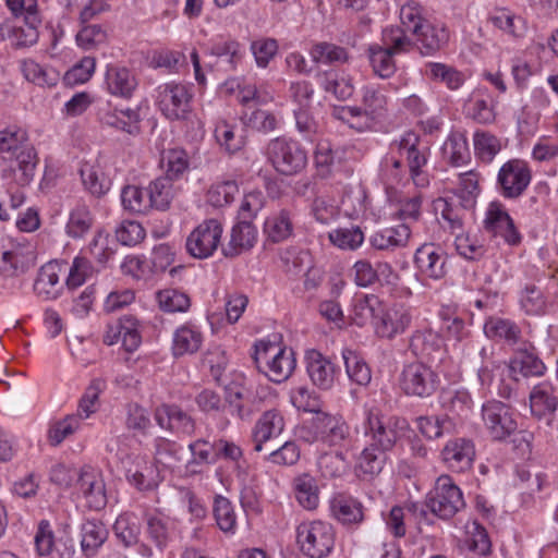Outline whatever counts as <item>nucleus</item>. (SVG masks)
<instances>
[{
    "label": "nucleus",
    "mask_w": 558,
    "mask_h": 558,
    "mask_svg": "<svg viewBox=\"0 0 558 558\" xmlns=\"http://www.w3.org/2000/svg\"><path fill=\"white\" fill-rule=\"evenodd\" d=\"M482 420L490 438L496 441H504L514 435L513 442L518 448L526 450L531 448L532 434L518 432L514 409L498 400H490L482 407Z\"/></svg>",
    "instance_id": "obj_1"
},
{
    "label": "nucleus",
    "mask_w": 558,
    "mask_h": 558,
    "mask_svg": "<svg viewBox=\"0 0 558 558\" xmlns=\"http://www.w3.org/2000/svg\"><path fill=\"white\" fill-rule=\"evenodd\" d=\"M0 154H11L16 163L20 185H27L35 175L38 156L35 147L28 142L26 131L10 126L0 131Z\"/></svg>",
    "instance_id": "obj_2"
},
{
    "label": "nucleus",
    "mask_w": 558,
    "mask_h": 558,
    "mask_svg": "<svg viewBox=\"0 0 558 558\" xmlns=\"http://www.w3.org/2000/svg\"><path fill=\"white\" fill-rule=\"evenodd\" d=\"M253 360L258 372L269 380L280 384L287 380L295 368L294 352L278 344L260 340L254 345Z\"/></svg>",
    "instance_id": "obj_3"
},
{
    "label": "nucleus",
    "mask_w": 558,
    "mask_h": 558,
    "mask_svg": "<svg viewBox=\"0 0 558 558\" xmlns=\"http://www.w3.org/2000/svg\"><path fill=\"white\" fill-rule=\"evenodd\" d=\"M332 525L324 521L303 522L296 529V542L301 551L310 558H325L335 546Z\"/></svg>",
    "instance_id": "obj_4"
},
{
    "label": "nucleus",
    "mask_w": 558,
    "mask_h": 558,
    "mask_svg": "<svg viewBox=\"0 0 558 558\" xmlns=\"http://www.w3.org/2000/svg\"><path fill=\"white\" fill-rule=\"evenodd\" d=\"M266 154L274 168L284 175L298 174L307 165V153L301 144L284 137L271 140L267 145Z\"/></svg>",
    "instance_id": "obj_5"
},
{
    "label": "nucleus",
    "mask_w": 558,
    "mask_h": 558,
    "mask_svg": "<svg viewBox=\"0 0 558 558\" xmlns=\"http://www.w3.org/2000/svg\"><path fill=\"white\" fill-rule=\"evenodd\" d=\"M464 506L462 492L449 475H441L437 478L434 489L425 500V507L445 520L452 518Z\"/></svg>",
    "instance_id": "obj_6"
},
{
    "label": "nucleus",
    "mask_w": 558,
    "mask_h": 558,
    "mask_svg": "<svg viewBox=\"0 0 558 558\" xmlns=\"http://www.w3.org/2000/svg\"><path fill=\"white\" fill-rule=\"evenodd\" d=\"M399 385L407 396L428 398L437 389L438 376L426 364L413 362L404 365L399 377Z\"/></svg>",
    "instance_id": "obj_7"
},
{
    "label": "nucleus",
    "mask_w": 558,
    "mask_h": 558,
    "mask_svg": "<svg viewBox=\"0 0 558 558\" xmlns=\"http://www.w3.org/2000/svg\"><path fill=\"white\" fill-rule=\"evenodd\" d=\"M531 180L527 163L521 159H511L500 167L496 189L504 198L517 199L525 192Z\"/></svg>",
    "instance_id": "obj_8"
},
{
    "label": "nucleus",
    "mask_w": 558,
    "mask_h": 558,
    "mask_svg": "<svg viewBox=\"0 0 558 558\" xmlns=\"http://www.w3.org/2000/svg\"><path fill=\"white\" fill-rule=\"evenodd\" d=\"M223 229L217 219H207L199 223L186 239V251L195 258L210 257L218 248Z\"/></svg>",
    "instance_id": "obj_9"
},
{
    "label": "nucleus",
    "mask_w": 558,
    "mask_h": 558,
    "mask_svg": "<svg viewBox=\"0 0 558 558\" xmlns=\"http://www.w3.org/2000/svg\"><path fill=\"white\" fill-rule=\"evenodd\" d=\"M192 94L179 83H167L158 87L157 104L162 114L169 120H181L191 110Z\"/></svg>",
    "instance_id": "obj_10"
},
{
    "label": "nucleus",
    "mask_w": 558,
    "mask_h": 558,
    "mask_svg": "<svg viewBox=\"0 0 558 558\" xmlns=\"http://www.w3.org/2000/svg\"><path fill=\"white\" fill-rule=\"evenodd\" d=\"M35 253L29 244L0 242V271L7 277H17L35 266Z\"/></svg>",
    "instance_id": "obj_11"
},
{
    "label": "nucleus",
    "mask_w": 558,
    "mask_h": 558,
    "mask_svg": "<svg viewBox=\"0 0 558 558\" xmlns=\"http://www.w3.org/2000/svg\"><path fill=\"white\" fill-rule=\"evenodd\" d=\"M129 483L138 490H153L158 486L159 473L157 466L145 456L128 454L122 461Z\"/></svg>",
    "instance_id": "obj_12"
},
{
    "label": "nucleus",
    "mask_w": 558,
    "mask_h": 558,
    "mask_svg": "<svg viewBox=\"0 0 558 558\" xmlns=\"http://www.w3.org/2000/svg\"><path fill=\"white\" fill-rule=\"evenodd\" d=\"M530 409L534 417L558 430V398L549 385H536L530 392Z\"/></svg>",
    "instance_id": "obj_13"
},
{
    "label": "nucleus",
    "mask_w": 558,
    "mask_h": 558,
    "mask_svg": "<svg viewBox=\"0 0 558 558\" xmlns=\"http://www.w3.org/2000/svg\"><path fill=\"white\" fill-rule=\"evenodd\" d=\"M76 487L89 509L99 511L106 507L108 502L106 485L100 472L90 466H84L80 470Z\"/></svg>",
    "instance_id": "obj_14"
},
{
    "label": "nucleus",
    "mask_w": 558,
    "mask_h": 558,
    "mask_svg": "<svg viewBox=\"0 0 558 558\" xmlns=\"http://www.w3.org/2000/svg\"><path fill=\"white\" fill-rule=\"evenodd\" d=\"M35 545L40 556L52 558H73L75 545L68 535L56 538L48 521H41L35 535Z\"/></svg>",
    "instance_id": "obj_15"
},
{
    "label": "nucleus",
    "mask_w": 558,
    "mask_h": 558,
    "mask_svg": "<svg viewBox=\"0 0 558 558\" xmlns=\"http://www.w3.org/2000/svg\"><path fill=\"white\" fill-rule=\"evenodd\" d=\"M484 228L493 236H501L509 245H518L521 242V234L500 203L493 202L489 204Z\"/></svg>",
    "instance_id": "obj_16"
},
{
    "label": "nucleus",
    "mask_w": 558,
    "mask_h": 558,
    "mask_svg": "<svg viewBox=\"0 0 558 558\" xmlns=\"http://www.w3.org/2000/svg\"><path fill=\"white\" fill-rule=\"evenodd\" d=\"M411 318L410 311L402 304H393L387 308L380 305L374 328L379 337L391 339L405 331Z\"/></svg>",
    "instance_id": "obj_17"
},
{
    "label": "nucleus",
    "mask_w": 558,
    "mask_h": 558,
    "mask_svg": "<svg viewBox=\"0 0 558 558\" xmlns=\"http://www.w3.org/2000/svg\"><path fill=\"white\" fill-rule=\"evenodd\" d=\"M509 371L518 380V375L525 378L543 376L546 366L538 357L535 347L531 342L522 341L509 361Z\"/></svg>",
    "instance_id": "obj_18"
},
{
    "label": "nucleus",
    "mask_w": 558,
    "mask_h": 558,
    "mask_svg": "<svg viewBox=\"0 0 558 558\" xmlns=\"http://www.w3.org/2000/svg\"><path fill=\"white\" fill-rule=\"evenodd\" d=\"M40 23L38 15H25L22 20L7 19L5 40H9L14 49L31 47L38 41Z\"/></svg>",
    "instance_id": "obj_19"
},
{
    "label": "nucleus",
    "mask_w": 558,
    "mask_h": 558,
    "mask_svg": "<svg viewBox=\"0 0 558 558\" xmlns=\"http://www.w3.org/2000/svg\"><path fill=\"white\" fill-rule=\"evenodd\" d=\"M154 417L161 428L186 436H192L196 429L194 418L177 404L163 403L157 407Z\"/></svg>",
    "instance_id": "obj_20"
},
{
    "label": "nucleus",
    "mask_w": 558,
    "mask_h": 558,
    "mask_svg": "<svg viewBox=\"0 0 558 558\" xmlns=\"http://www.w3.org/2000/svg\"><path fill=\"white\" fill-rule=\"evenodd\" d=\"M414 263L420 271L430 279L439 280L447 274V255L433 243H425L416 250Z\"/></svg>",
    "instance_id": "obj_21"
},
{
    "label": "nucleus",
    "mask_w": 558,
    "mask_h": 558,
    "mask_svg": "<svg viewBox=\"0 0 558 558\" xmlns=\"http://www.w3.org/2000/svg\"><path fill=\"white\" fill-rule=\"evenodd\" d=\"M442 461L456 472H464L472 466L475 449L471 440L456 438L446 444L441 451Z\"/></svg>",
    "instance_id": "obj_22"
},
{
    "label": "nucleus",
    "mask_w": 558,
    "mask_h": 558,
    "mask_svg": "<svg viewBox=\"0 0 558 558\" xmlns=\"http://www.w3.org/2000/svg\"><path fill=\"white\" fill-rule=\"evenodd\" d=\"M305 361L306 371L312 383L319 389H330L336 377V366L333 363L317 350L307 351Z\"/></svg>",
    "instance_id": "obj_23"
},
{
    "label": "nucleus",
    "mask_w": 558,
    "mask_h": 558,
    "mask_svg": "<svg viewBox=\"0 0 558 558\" xmlns=\"http://www.w3.org/2000/svg\"><path fill=\"white\" fill-rule=\"evenodd\" d=\"M283 428L284 420L280 412L277 410L264 412L253 428L252 441L254 451H263L264 445L268 440L278 437L283 432Z\"/></svg>",
    "instance_id": "obj_24"
},
{
    "label": "nucleus",
    "mask_w": 558,
    "mask_h": 558,
    "mask_svg": "<svg viewBox=\"0 0 558 558\" xmlns=\"http://www.w3.org/2000/svg\"><path fill=\"white\" fill-rule=\"evenodd\" d=\"M61 268L58 263L41 266L34 282V292L44 300H57L63 292L64 284L60 281Z\"/></svg>",
    "instance_id": "obj_25"
},
{
    "label": "nucleus",
    "mask_w": 558,
    "mask_h": 558,
    "mask_svg": "<svg viewBox=\"0 0 558 558\" xmlns=\"http://www.w3.org/2000/svg\"><path fill=\"white\" fill-rule=\"evenodd\" d=\"M365 435L371 437L372 442L369 445L385 452L391 450L398 440L393 432L387 426L384 417L378 411L374 410L367 412Z\"/></svg>",
    "instance_id": "obj_26"
},
{
    "label": "nucleus",
    "mask_w": 558,
    "mask_h": 558,
    "mask_svg": "<svg viewBox=\"0 0 558 558\" xmlns=\"http://www.w3.org/2000/svg\"><path fill=\"white\" fill-rule=\"evenodd\" d=\"M313 426L322 439L330 445H338L349 436V426L342 417L327 412L314 416Z\"/></svg>",
    "instance_id": "obj_27"
},
{
    "label": "nucleus",
    "mask_w": 558,
    "mask_h": 558,
    "mask_svg": "<svg viewBox=\"0 0 558 558\" xmlns=\"http://www.w3.org/2000/svg\"><path fill=\"white\" fill-rule=\"evenodd\" d=\"M411 230L408 225L400 223L396 227H388L374 232L368 242L378 251H395L404 247L410 239Z\"/></svg>",
    "instance_id": "obj_28"
},
{
    "label": "nucleus",
    "mask_w": 558,
    "mask_h": 558,
    "mask_svg": "<svg viewBox=\"0 0 558 558\" xmlns=\"http://www.w3.org/2000/svg\"><path fill=\"white\" fill-rule=\"evenodd\" d=\"M256 238L257 232L251 221H239L231 230L228 244L222 246V253L230 258L239 256L254 246Z\"/></svg>",
    "instance_id": "obj_29"
},
{
    "label": "nucleus",
    "mask_w": 558,
    "mask_h": 558,
    "mask_svg": "<svg viewBox=\"0 0 558 558\" xmlns=\"http://www.w3.org/2000/svg\"><path fill=\"white\" fill-rule=\"evenodd\" d=\"M109 535L106 525L99 520H86L81 526V549L85 557L97 555Z\"/></svg>",
    "instance_id": "obj_30"
},
{
    "label": "nucleus",
    "mask_w": 558,
    "mask_h": 558,
    "mask_svg": "<svg viewBox=\"0 0 558 558\" xmlns=\"http://www.w3.org/2000/svg\"><path fill=\"white\" fill-rule=\"evenodd\" d=\"M106 84L110 94L131 98L136 89L137 81L129 69L110 65L106 73Z\"/></svg>",
    "instance_id": "obj_31"
},
{
    "label": "nucleus",
    "mask_w": 558,
    "mask_h": 558,
    "mask_svg": "<svg viewBox=\"0 0 558 558\" xmlns=\"http://www.w3.org/2000/svg\"><path fill=\"white\" fill-rule=\"evenodd\" d=\"M226 401L241 420L247 418L255 410H258L262 402L256 393L238 386L226 388Z\"/></svg>",
    "instance_id": "obj_32"
},
{
    "label": "nucleus",
    "mask_w": 558,
    "mask_h": 558,
    "mask_svg": "<svg viewBox=\"0 0 558 558\" xmlns=\"http://www.w3.org/2000/svg\"><path fill=\"white\" fill-rule=\"evenodd\" d=\"M335 518L343 525L360 524L364 520L363 505L352 498L339 496L331 501Z\"/></svg>",
    "instance_id": "obj_33"
},
{
    "label": "nucleus",
    "mask_w": 558,
    "mask_h": 558,
    "mask_svg": "<svg viewBox=\"0 0 558 558\" xmlns=\"http://www.w3.org/2000/svg\"><path fill=\"white\" fill-rule=\"evenodd\" d=\"M485 335L492 339H502L509 345H520L521 329L519 326L508 319L489 318L484 325Z\"/></svg>",
    "instance_id": "obj_34"
},
{
    "label": "nucleus",
    "mask_w": 558,
    "mask_h": 558,
    "mask_svg": "<svg viewBox=\"0 0 558 558\" xmlns=\"http://www.w3.org/2000/svg\"><path fill=\"white\" fill-rule=\"evenodd\" d=\"M210 54L221 61L226 71H234L242 62L245 50L239 41L229 39L214 44L210 47Z\"/></svg>",
    "instance_id": "obj_35"
},
{
    "label": "nucleus",
    "mask_w": 558,
    "mask_h": 558,
    "mask_svg": "<svg viewBox=\"0 0 558 558\" xmlns=\"http://www.w3.org/2000/svg\"><path fill=\"white\" fill-rule=\"evenodd\" d=\"M203 343L201 331L191 327L182 326L173 335L172 352L175 357L185 354H194Z\"/></svg>",
    "instance_id": "obj_36"
},
{
    "label": "nucleus",
    "mask_w": 558,
    "mask_h": 558,
    "mask_svg": "<svg viewBox=\"0 0 558 558\" xmlns=\"http://www.w3.org/2000/svg\"><path fill=\"white\" fill-rule=\"evenodd\" d=\"M147 194L150 209L167 210L175 195L173 182L170 178L159 177L148 185Z\"/></svg>",
    "instance_id": "obj_37"
},
{
    "label": "nucleus",
    "mask_w": 558,
    "mask_h": 558,
    "mask_svg": "<svg viewBox=\"0 0 558 558\" xmlns=\"http://www.w3.org/2000/svg\"><path fill=\"white\" fill-rule=\"evenodd\" d=\"M413 35L416 36L423 54L434 53L439 50L441 45L447 40L445 29H436L428 21L424 25H416V27L413 28Z\"/></svg>",
    "instance_id": "obj_38"
},
{
    "label": "nucleus",
    "mask_w": 558,
    "mask_h": 558,
    "mask_svg": "<svg viewBox=\"0 0 558 558\" xmlns=\"http://www.w3.org/2000/svg\"><path fill=\"white\" fill-rule=\"evenodd\" d=\"M294 494L299 504L307 510H313L319 501L316 481L310 474H302L294 478Z\"/></svg>",
    "instance_id": "obj_39"
},
{
    "label": "nucleus",
    "mask_w": 558,
    "mask_h": 558,
    "mask_svg": "<svg viewBox=\"0 0 558 558\" xmlns=\"http://www.w3.org/2000/svg\"><path fill=\"white\" fill-rule=\"evenodd\" d=\"M342 359L351 381L359 386H366L369 384L372 379L371 368L356 352L345 349L342 351Z\"/></svg>",
    "instance_id": "obj_40"
},
{
    "label": "nucleus",
    "mask_w": 558,
    "mask_h": 558,
    "mask_svg": "<svg viewBox=\"0 0 558 558\" xmlns=\"http://www.w3.org/2000/svg\"><path fill=\"white\" fill-rule=\"evenodd\" d=\"M265 233L275 243L287 240L293 231V225L289 211L282 209L268 217L264 225Z\"/></svg>",
    "instance_id": "obj_41"
},
{
    "label": "nucleus",
    "mask_w": 558,
    "mask_h": 558,
    "mask_svg": "<svg viewBox=\"0 0 558 558\" xmlns=\"http://www.w3.org/2000/svg\"><path fill=\"white\" fill-rule=\"evenodd\" d=\"M367 52L374 73L379 77L389 78L396 73L397 66L393 60L395 54L390 50H387L379 45H372Z\"/></svg>",
    "instance_id": "obj_42"
},
{
    "label": "nucleus",
    "mask_w": 558,
    "mask_h": 558,
    "mask_svg": "<svg viewBox=\"0 0 558 558\" xmlns=\"http://www.w3.org/2000/svg\"><path fill=\"white\" fill-rule=\"evenodd\" d=\"M418 137L415 133H407L397 144L399 150H407L408 165L412 179L421 174V168L426 163V156L417 149Z\"/></svg>",
    "instance_id": "obj_43"
},
{
    "label": "nucleus",
    "mask_w": 558,
    "mask_h": 558,
    "mask_svg": "<svg viewBox=\"0 0 558 558\" xmlns=\"http://www.w3.org/2000/svg\"><path fill=\"white\" fill-rule=\"evenodd\" d=\"M112 529L116 537L123 544L124 547L129 548L138 543L141 527L133 514H120L117 518Z\"/></svg>",
    "instance_id": "obj_44"
},
{
    "label": "nucleus",
    "mask_w": 558,
    "mask_h": 558,
    "mask_svg": "<svg viewBox=\"0 0 558 558\" xmlns=\"http://www.w3.org/2000/svg\"><path fill=\"white\" fill-rule=\"evenodd\" d=\"M80 174L85 189L94 196L100 197L110 189V181L105 177L100 168L84 163Z\"/></svg>",
    "instance_id": "obj_45"
},
{
    "label": "nucleus",
    "mask_w": 558,
    "mask_h": 558,
    "mask_svg": "<svg viewBox=\"0 0 558 558\" xmlns=\"http://www.w3.org/2000/svg\"><path fill=\"white\" fill-rule=\"evenodd\" d=\"M329 241L340 250L355 251L364 242V233L357 226L337 228L328 233Z\"/></svg>",
    "instance_id": "obj_46"
},
{
    "label": "nucleus",
    "mask_w": 558,
    "mask_h": 558,
    "mask_svg": "<svg viewBox=\"0 0 558 558\" xmlns=\"http://www.w3.org/2000/svg\"><path fill=\"white\" fill-rule=\"evenodd\" d=\"M475 156L485 163H489L501 150V143L497 136L486 131L474 133Z\"/></svg>",
    "instance_id": "obj_47"
},
{
    "label": "nucleus",
    "mask_w": 558,
    "mask_h": 558,
    "mask_svg": "<svg viewBox=\"0 0 558 558\" xmlns=\"http://www.w3.org/2000/svg\"><path fill=\"white\" fill-rule=\"evenodd\" d=\"M380 306V301L376 295H364L354 301L352 319L355 325L362 327L368 322L376 320Z\"/></svg>",
    "instance_id": "obj_48"
},
{
    "label": "nucleus",
    "mask_w": 558,
    "mask_h": 558,
    "mask_svg": "<svg viewBox=\"0 0 558 558\" xmlns=\"http://www.w3.org/2000/svg\"><path fill=\"white\" fill-rule=\"evenodd\" d=\"M442 151L454 167L462 166L470 159L468 141L461 133L451 134L446 141Z\"/></svg>",
    "instance_id": "obj_49"
},
{
    "label": "nucleus",
    "mask_w": 558,
    "mask_h": 558,
    "mask_svg": "<svg viewBox=\"0 0 558 558\" xmlns=\"http://www.w3.org/2000/svg\"><path fill=\"white\" fill-rule=\"evenodd\" d=\"M417 428L427 439H437L452 429V422L447 415L420 416L416 418Z\"/></svg>",
    "instance_id": "obj_50"
},
{
    "label": "nucleus",
    "mask_w": 558,
    "mask_h": 558,
    "mask_svg": "<svg viewBox=\"0 0 558 558\" xmlns=\"http://www.w3.org/2000/svg\"><path fill=\"white\" fill-rule=\"evenodd\" d=\"M214 515L219 529L225 533L233 534L236 527V515L231 501L223 497L217 496L214 501Z\"/></svg>",
    "instance_id": "obj_51"
},
{
    "label": "nucleus",
    "mask_w": 558,
    "mask_h": 558,
    "mask_svg": "<svg viewBox=\"0 0 558 558\" xmlns=\"http://www.w3.org/2000/svg\"><path fill=\"white\" fill-rule=\"evenodd\" d=\"M93 216L86 205L78 204L70 213L66 233L71 238H82L92 227Z\"/></svg>",
    "instance_id": "obj_52"
},
{
    "label": "nucleus",
    "mask_w": 558,
    "mask_h": 558,
    "mask_svg": "<svg viewBox=\"0 0 558 558\" xmlns=\"http://www.w3.org/2000/svg\"><path fill=\"white\" fill-rule=\"evenodd\" d=\"M138 322L132 316H124L112 328V331L122 333L121 341L122 347L128 352L135 351L142 341L140 331L137 329Z\"/></svg>",
    "instance_id": "obj_53"
},
{
    "label": "nucleus",
    "mask_w": 558,
    "mask_h": 558,
    "mask_svg": "<svg viewBox=\"0 0 558 558\" xmlns=\"http://www.w3.org/2000/svg\"><path fill=\"white\" fill-rule=\"evenodd\" d=\"M159 307L168 313H183L191 306L187 294L175 289H165L157 292Z\"/></svg>",
    "instance_id": "obj_54"
},
{
    "label": "nucleus",
    "mask_w": 558,
    "mask_h": 558,
    "mask_svg": "<svg viewBox=\"0 0 558 558\" xmlns=\"http://www.w3.org/2000/svg\"><path fill=\"white\" fill-rule=\"evenodd\" d=\"M121 202L124 209L132 213H146L150 209L147 190L135 185H126L121 191Z\"/></svg>",
    "instance_id": "obj_55"
},
{
    "label": "nucleus",
    "mask_w": 558,
    "mask_h": 558,
    "mask_svg": "<svg viewBox=\"0 0 558 558\" xmlns=\"http://www.w3.org/2000/svg\"><path fill=\"white\" fill-rule=\"evenodd\" d=\"M318 468L324 477L336 478L347 473L349 462L340 451L327 452L319 457Z\"/></svg>",
    "instance_id": "obj_56"
},
{
    "label": "nucleus",
    "mask_w": 558,
    "mask_h": 558,
    "mask_svg": "<svg viewBox=\"0 0 558 558\" xmlns=\"http://www.w3.org/2000/svg\"><path fill=\"white\" fill-rule=\"evenodd\" d=\"M22 71L27 81L39 86H53L58 81V73L52 69H46L34 60H25Z\"/></svg>",
    "instance_id": "obj_57"
},
{
    "label": "nucleus",
    "mask_w": 558,
    "mask_h": 558,
    "mask_svg": "<svg viewBox=\"0 0 558 558\" xmlns=\"http://www.w3.org/2000/svg\"><path fill=\"white\" fill-rule=\"evenodd\" d=\"M181 446L163 437L155 439V461L167 468H174L181 461Z\"/></svg>",
    "instance_id": "obj_58"
},
{
    "label": "nucleus",
    "mask_w": 558,
    "mask_h": 558,
    "mask_svg": "<svg viewBox=\"0 0 558 558\" xmlns=\"http://www.w3.org/2000/svg\"><path fill=\"white\" fill-rule=\"evenodd\" d=\"M78 415L69 414L63 420L50 425L48 440L51 446H59L66 437L71 436L80 427Z\"/></svg>",
    "instance_id": "obj_59"
},
{
    "label": "nucleus",
    "mask_w": 558,
    "mask_h": 558,
    "mask_svg": "<svg viewBox=\"0 0 558 558\" xmlns=\"http://www.w3.org/2000/svg\"><path fill=\"white\" fill-rule=\"evenodd\" d=\"M311 56L315 62L325 64L344 62L348 59L344 48L329 43L315 45L311 51Z\"/></svg>",
    "instance_id": "obj_60"
},
{
    "label": "nucleus",
    "mask_w": 558,
    "mask_h": 558,
    "mask_svg": "<svg viewBox=\"0 0 558 558\" xmlns=\"http://www.w3.org/2000/svg\"><path fill=\"white\" fill-rule=\"evenodd\" d=\"M239 192L234 181H225L214 184L207 192V201L214 207H222L233 202Z\"/></svg>",
    "instance_id": "obj_61"
},
{
    "label": "nucleus",
    "mask_w": 558,
    "mask_h": 558,
    "mask_svg": "<svg viewBox=\"0 0 558 558\" xmlns=\"http://www.w3.org/2000/svg\"><path fill=\"white\" fill-rule=\"evenodd\" d=\"M383 41L393 54L407 52L412 47L411 39L405 35V29L399 26L387 27L383 32Z\"/></svg>",
    "instance_id": "obj_62"
},
{
    "label": "nucleus",
    "mask_w": 558,
    "mask_h": 558,
    "mask_svg": "<svg viewBox=\"0 0 558 558\" xmlns=\"http://www.w3.org/2000/svg\"><path fill=\"white\" fill-rule=\"evenodd\" d=\"M385 453V451L369 445L362 451L359 458V469L364 474H378L386 460Z\"/></svg>",
    "instance_id": "obj_63"
},
{
    "label": "nucleus",
    "mask_w": 558,
    "mask_h": 558,
    "mask_svg": "<svg viewBox=\"0 0 558 558\" xmlns=\"http://www.w3.org/2000/svg\"><path fill=\"white\" fill-rule=\"evenodd\" d=\"M93 274V266L85 257H75L65 280L69 290H73L82 286Z\"/></svg>",
    "instance_id": "obj_64"
}]
</instances>
